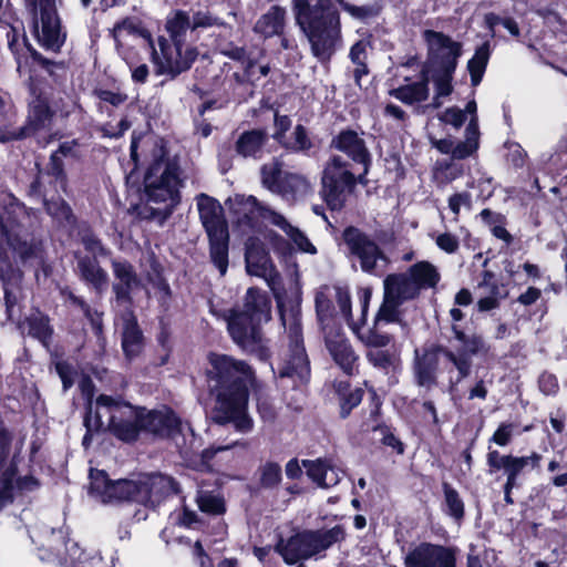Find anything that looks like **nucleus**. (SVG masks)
Returning <instances> with one entry per match:
<instances>
[{
    "label": "nucleus",
    "instance_id": "1",
    "mask_svg": "<svg viewBox=\"0 0 567 567\" xmlns=\"http://www.w3.org/2000/svg\"><path fill=\"white\" fill-rule=\"evenodd\" d=\"M178 424V417L168 409L147 411L118 398L101 394L94 420L91 415L85 420L86 433L82 444L87 449L93 436L104 429L123 442H133L142 431L159 436L171 435Z\"/></svg>",
    "mask_w": 567,
    "mask_h": 567
},
{
    "label": "nucleus",
    "instance_id": "2",
    "mask_svg": "<svg viewBox=\"0 0 567 567\" xmlns=\"http://www.w3.org/2000/svg\"><path fill=\"white\" fill-rule=\"evenodd\" d=\"M208 386L216 394L214 421L218 424L233 423L239 432L252 429L247 413L248 383L254 380L252 369L241 360L227 354L212 353L208 357Z\"/></svg>",
    "mask_w": 567,
    "mask_h": 567
},
{
    "label": "nucleus",
    "instance_id": "3",
    "mask_svg": "<svg viewBox=\"0 0 567 567\" xmlns=\"http://www.w3.org/2000/svg\"><path fill=\"white\" fill-rule=\"evenodd\" d=\"M167 38L159 37L157 47L152 45V61L158 75L175 79L189 70L198 56L193 44L198 34L193 29L190 16L183 10L171 12L165 22Z\"/></svg>",
    "mask_w": 567,
    "mask_h": 567
},
{
    "label": "nucleus",
    "instance_id": "4",
    "mask_svg": "<svg viewBox=\"0 0 567 567\" xmlns=\"http://www.w3.org/2000/svg\"><path fill=\"white\" fill-rule=\"evenodd\" d=\"M270 312L271 301L267 293L258 288H249L245 296L244 308L230 309L223 315L231 340L243 351L262 361L270 358V349L260 324L270 320Z\"/></svg>",
    "mask_w": 567,
    "mask_h": 567
},
{
    "label": "nucleus",
    "instance_id": "5",
    "mask_svg": "<svg viewBox=\"0 0 567 567\" xmlns=\"http://www.w3.org/2000/svg\"><path fill=\"white\" fill-rule=\"evenodd\" d=\"M296 23L306 33L313 55L322 63L329 62L342 42L340 16L331 1L318 0L301 23Z\"/></svg>",
    "mask_w": 567,
    "mask_h": 567
},
{
    "label": "nucleus",
    "instance_id": "6",
    "mask_svg": "<svg viewBox=\"0 0 567 567\" xmlns=\"http://www.w3.org/2000/svg\"><path fill=\"white\" fill-rule=\"evenodd\" d=\"M30 537L39 545V550L48 551L47 555H40L42 560L56 559L61 565L70 567H105L100 555L87 557L75 542L66 539V533L62 528L35 526L30 530Z\"/></svg>",
    "mask_w": 567,
    "mask_h": 567
},
{
    "label": "nucleus",
    "instance_id": "7",
    "mask_svg": "<svg viewBox=\"0 0 567 567\" xmlns=\"http://www.w3.org/2000/svg\"><path fill=\"white\" fill-rule=\"evenodd\" d=\"M280 319L288 338V350L278 367L280 378H289L295 384L309 380L310 363L303 347L300 311L296 307H279Z\"/></svg>",
    "mask_w": 567,
    "mask_h": 567
},
{
    "label": "nucleus",
    "instance_id": "8",
    "mask_svg": "<svg viewBox=\"0 0 567 567\" xmlns=\"http://www.w3.org/2000/svg\"><path fill=\"white\" fill-rule=\"evenodd\" d=\"M440 355L451 365V369H449L450 373L453 372L452 369L456 371L455 378L450 377L451 388L455 386L471 374L472 359L468 358V355L451 347L432 346L424 349L422 352L417 349L415 350L414 375L417 385L431 389L436 384L435 371Z\"/></svg>",
    "mask_w": 567,
    "mask_h": 567
},
{
    "label": "nucleus",
    "instance_id": "9",
    "mask_svg": "<svg viewBox=\"0 0 567 567\" xmlns=\"http://www.w3.org/2000/svg\"><path fill=\"white\" fill-rule=\"evenodd\" d=\"M344 538L343 527L337 525L330 529H305L288 539L280 538L275 550L287 565H296L326 551Z\"/></svg>",
    "mask_w": 567,
    "mask_h": 567
},
{
    "label": "nucleus",
    "instance_id": "10",
    "mask_svg": "<svg viewBox=\"0 0 567 567\" xmlns=\"http://www.w3.org/2000/svg\"><path fill=\"white\" fill-rule=\"evenodd\" d=\"M342 240L348 258L358 261L363 272L377 277L385 274L390 258L370 235L349 226L342 233Z\"/></svg>",
    "mask_w": 567,
    "mask_h": 567
},
{
    "label": "nucleus",
    "instance_id": "11",
    "mask_svg": "<svg viewBox=\"0 0 567 567\" xmlns=\"http://www.w3.org/2000/svg\"><path fill=\"white\" fill-rule=\"evenodd\" d=\"M144 184L147 202L164 204L165 213L178 203L181 179L176 163L163 158L155 161L147 169Z\"/></svg>",
    "mask_w": 567,
    "mask_h": 567
},
{
    "label": "nucleus",
    "instance_id": "12",
    "mask_svg": "<svg viewBox=\"0 0 567 567\" xmlns=\"http://www.w3.org/2000/svg\"><path fill=\"white\" fill-rule=\"evenodd\" d=\"M226 205L233 223L244 235L260 233L265 221L276 226L277 216L282 215L252 195L236 194L226 200Z\"/></svg>",
    "mask_w": 567,
    "mask_h": 567
},
{
    "label": "nucleus",
    "instance_id": "13",
    "mask_svg": "<svg viewBox=\"0 0 567 567\" xmlns=\"http://www.w3.org/2000/svg\"><path fill=\"white\" fill-rule=\"evenodd\" d=\"M31 10L38 42L53 52L60 51L66 34L62 29L55 0H25Z\"/></svg>",
    "mask_w": 567,
    "mask_h": 567
},
{
    "label": "nucleus",
    "instance_id": "14",
    "mask_svg": "<svg viewBox=\"0 0 567 567\" xmlns=\"http://www.w3.org/2000/svg\"><path fill=\"white\" fill-rule=\"evenodd\" d=\"M355 177L341 156H333L322 173V194L331 209H340L346 197L355 186Z\"/></svg>",
    "mask_w": 567,
    "mask_h": 567
},
{
    "label": "nucleus",
    "instance_id": "15",
    "mask_svg": "<svg viewBox=\"0 0 567 567\" xmlns=\"http://www.w3.org/2000/svg\"><path fill=\"white\" fill-rule=\"evenodd\" d=\"M423 40L427 48L426 70L455 71L463 52L461 42L434 30H424Z\"/></svg>",
    "mask_w": 567,
    "mask_h": 567
},
{
    "label": "nucleus",
    "instance_id": "16",
    "mask_svg": "<svg viewBox=\"0 0 567 567\" xmlns=\"http://www.w3.org/2000/svg\"><path fill=\"white\" fill-rule=\"evenodd\" d=\"M90 478V495L97 501L104 504L118 503L123 501L135 502V481H111L104 471H91Z\"/></svg>",
    "mask_w": 567,
    "mask_h": 567
},
{
    "label": "nucleus",
    "instance_id": "17",
    "mask_svg": "<svg viewBox=\"0 0 567 567\" xmlns=\"http://www.w3.org/2000/svg\"><path fill=\"white\" fill-rule=\"evenodd\" d=\"M136 482L135 502L155 507L165 497L178 492L176 482L163 474L141 476Z\"/></svg>",
    "mask_w": 567,
    "mask_h": 567
},
{
    "label": "nucleus",
    "instance_id": "18",
    "mask_svg": "<svg viewBox=\"0 0 567 567\" xmlns=\"http://www.w3.org/2000/svg\"><path fill=\"white\" fill-rule=\"evenodd\" d=\"M405 567H456L455 550L432 543H421L405 557Z\"/></svg>",
    "mask_w": 567,
    "mask_h": 567
},
{
    "label": "nucleus",
    "instance_id": "19",
    "mask_svg": "<svg viewBox=\"0 0 567 567\" xmlns=\"http://www.w3.org/2000/svg\"><path fill=\"white\" fill-rule=\"evenodd\" d=\"M451 317V332L450 338L451 348L473 358L474 355L483 354L488 351L484 338L478 333H466L460 322L464 319V312L457 307L450 310Z\"/></svg>",
    "mask_w": 567,
    "mask_h": 567
},
{
    "label": "nucleus",
    "instance_id": "20",
    "mask_svg": "<svg viewBox=\"0 0 567 567\" xmlns=\"http://www.w3.org/2000/svg\"><path fill=\"white\" fill-rule=\"evenodd\" d=\"M539 461L540 455L537 453H532L528 456H513L502 455L496 450H489L486 457V462L489 467V474H493L499 470H504L506 475L505 484L513 485H517V477L526 466L535 468L538 466Z\"/></svg>",
    "mask_w": 567,
    "mask_h": 567
},
{
    "label": "nucleus",
    "instance_id": "21",
    "mask_svg": "<svg viewBox=\"0 0 567 567\" xmlns=\"http://www.w3.org/2000/svg\"><path fill=\"white\" fill-rule=\"evenodd\" d=\"M111 265L114 276L112 290L115 295V301L127 310L132 303V292L140 287L141 279L133 265L127 260L113 259Z\"/></svg>",
    "mask_w": 567,
    "mask_h": 567
},
{
    "label": "nucleus",
    "instance_id": "22",
    "mask_svg": "<svg viewBox=\"0 0 567 567\" xmlns=\"http://www.w3.org/2000/svg\"><path fill=\"white\" fill-rule=\"evenodd\" d=\"M21 278V271L13 267L4 244L0 241V280L3 282L4 305L9 320H11L13 307L18 302Z\"/></svg>",
    "mask_w": 567,
    "mask_h": 567
},
{
    "label": "nucleus",
    "instance_id": "23",
    "mask_svg": "<svg viewBox=\"0 0 567 567\" xmlns=\"http://www.w3.org/2000/svg\"><path fill=\"white\" fill-rule=\"evenodd\" d=\"M196 203L200 221L208 236L228 233L224 208L217 199L202 193L196 197Z\"/></svg>",
    "mask_w": 567,
    "mask_h": 567
},
{
    "label": "nucleus",
    "instance_id": "24",
    "mask_svg": "<svg viewBox=\"0 0 567 567\" xmlns=\"http://www.w3.org/2000/svg\"><path fill=\"white\" fill-rule=\"evenodd\" d=\"M326 347L343 372L352 374L358 357L349 340L339 329H330L326 332Z\"/></svg>",
    "mask_w": 567,
    "mask_h": 567
},
{
    "label": "nucleus",
    "instance_id": "25",
    "mask_svg": "<svg viewBox=\"0 0 567 567\" xmlns=\"http://www.w3.org/2000/svg\"><path fill=\"white\" fill-rule=\"evenodd\" d=\"M246 270L251 276L266 278L272 272V262L264 243L256 236H249L245 244Z\"/></svg>",
    "mask_w": 567,
    "mask_h": 567
},
{
    "label": "nucleus",
    "instance_id": "26",
    "mask_svg": "<svg viewBox=\"0 0 567 567\" xmlns=\"http://www.w3.org/2000/svg\"><path fill=\"white\" fill-rule=\"evenodd\" d=\"M0 231L4 237L9 248L18 254L22 260L40 257L41 243L29 235H22L20 230L8 228L0 224Z\"/></svg>",
    "mask_w": 567,
    "mask_h": 567
},
{
    "label": "nucleus",
    "instance_id": "27",
    "mask_svg": "<svg viewBox=\"0 0 567 567\" xmlns=\"http://www.w3.org/2000/svg\"><path fill=\"white\" fill-rule=\"evenodd\" d=\"M122 321V348L127 359H133L143 349L144 338L138 327L136 317L131 310H125L121 316Z\"/></svg>",
    "mask_w": 567,
    "mask_h": 567
},
{
    "label": "nucleus",
    "instance_id": "28",
    "mask_svg": "<svg viewBox=\"0 0 567 567\" xmlns=\"http://www.w3.org/2000/svg\"><path fill=\"white\" fill-rule=\"evenodd\" d=\"M384 293L401 303L413 300L420 296L415 282L408 272L391 274L383 280Z\"/></svg>",
    "mask_w": 567,
    "mask_h": 567
},
{
    "label": "nucleus",
    "instance_id": "29",
    "mask_svg": "<svg viewBox=\"0 0 567 567\" xmlns=\"http://www.w3.org/2000/svg\"><path fill=\"white\" fill-rule=\"evenodd\" d=\"M332 145L350 156L354 162L364 165V173H367V164L369 162V152L365 147L364 141L359 136L355 131L346 130L340 132L332 141Z\"/></svg>",
    "mask_w": 567,
    "mask_h": 567
},
{
    "label": "nucleus",
    "instance_id": "30",
    "mask_svg": "<svg viewBox=\"0 0 567 567\" xmlns=\"http://www.w3.org/2000/svg\"><path fill=\"white\" fill-rule=\"evenodd\" d=\"M287 22V10L278 4L271 6L261 14L254 25V32L262 38L280 37Z\"/></svg>",
    "mask_w": 567,
    "mask_h": 567
},
{
    "label": "nucleus",
    "instance_id": "31",
    "mask_svg": "<svg viewBox=\"0 0 567 567\" xmlns=\"http://www.w3.org/2000/svg\"><path fill=\"white\" fill-rule=\"evenodd\" d=\"M21 334L37 339L44 347H49L53 334V328L47 315L34 311L18 323Z\"/></svg>",
    "mask_w": 567,
    "mask_h": 567
},
{
    "label": "nucleus",
    "instance_id": "32",
    "mask_svg": "<svg viewBox=\"0 0 567 567\" xmlns=\"http://www.w3.org/2000/svg\"><path fill=\"white\" fill-rule=\"evenodd\" d=\"M268 142L265 130L255 128L243 132L235 143V151L243 157L258 158Z\"/></svg>",
    "mask_w": 567,
    "mask_h": 567
},
{
    "label": "nucleus",
    "instance_id": "33",
    "mask_svg": "<svg viewBox=\"0 0 567 567\" xmlns=\"http://www.w3.org/2000/svg\"><path fill=\"white\" fill-rule=\"evenodd\" d=\"M78 268L81 278L90 284L101 295L107 287L109 275L101 268L96 259L90 257L80 258Z\"/></svg>",
    "mask_w": 567,
    "mask_h": 567
},
{
    "label": "nucleus",
    "instance_id": "34",
    "mask_svg": "<svg viewBox=\"0 0 567 567\" xmlns=\"http://www.w3.org/2000/svg\"><path fill=\"white\" fill-rule=\"evenodd\" d=\"M75 146V141L64 142L59 146V148L55 152L52 153L50 157L48 175L54 178L55 184L63 192H65L66 187V175L64 172L62 157L73 156Z\"/></svg>",
    "mask_w": 567,
    "mask_h": 567
},
{
    "label": "nucleus",
    "instance_id": "35",
    "mask_svg": "<svg viewBox=\"0 0 567 567\" xmlns=\"http://www.w3.org/2000/svg\"><path fill=\"white\" fill-rule=\"evenodd\" d=\"M408 275L413 279L417 290L435 288L441 279L437 268L430 261H419L406 270Z\"/></svg>",
    "mask_w": 567,
    "mask_h": 567
},
{
    "label": "nucleus",
    "instance_id": "36",
    "mask_svg": "<svg viewBox=\"0 0 567 567\" xmlns=\"http://www.w3.org/2000/svg\"><path fill=\"white\" fill-rule=\"evenodd\" d=\"M310 192L311 186L306 177L286 172L276 194L286 200H296L307 196Z\"/></svg>",
    "mask_w": 567,
    "mask_h": 567
},
{
    "label": "nucleus",
    "instance_id": "37",
    "mask_svg": "<svg viewBox=\"0 0 567 567\" xmlns=\"http://www.w3.org/2000/svg\"><path fill=\"white\" fill-rule=\"evenodd\" d=\"M53 112L51 111L48 102L43 99L37 97L30 103L28 126L23 130L30 134V132H37L50 126L52 121Z\"/></svg>",
    "mask_w": 567,
    "mask_h": 567
},
{
    "label": "nucleus",
    "instance_id": "38",
    "mask_svg": "<svg viewBox=\"0 0 567 567\" xmlns=\"http://www.w3.org/2000/svg\"><path fill=\"white\" fill-rule=\"evenodd\" d=\"M390 95L409 105L423 102L429 96L427 80L422 79L417 82L401 85L391 90Z\"/></svg>",
    "mask_w": 567,
    "mask_h": 567
},
{
    "label": "nucleus",
    "instance_id": "39",
    "mask_svg": "<svg viewBox=\"0 0 567 567\" xmlns=\"http://www.w3.org/2000/svg\"><path fill=\"white\" fill-rule=\"evenodd\" d=\"M276 226L286 234L289 238V243L293 244L298 251L310 255L317 254V248L309 240L308 236L301 229L291 225L284 215L277 216Z\"/></svg>",
    "mask_w": 567,
    "mask_h": 567
},
{
    "label": "nucleus",
    "instance_id": "40",
    "mask_svg": "<svg viewBox=\"0 0 567 567\" xmlns=\"http://www.w3.org/2000/svg\"><path fill=\"white\" fill-rule=\"evenodd\" d=\"M209 238V254L213 264L219 270L220 275L224 276L228 268V240L229 235L218 234L208 236Z\"/></svg>",
    "mask_w": 567,
    "mask_h": 567
},
{
    "label": "nucleus",
    "instance_id": "41",
    "mask_svg": "<svg viewBox=\"0 0 567 567\" xmlns=\"http://www.w3.org/2000/svg\"><path fill=\"white\" fill-rule=\"evenodd\" d=\"M478 124L475 117L471 118L465 130V141L454 143L452 158L464 159L478 148Z\"/></svg>",
    "mask_w": 567,
    "mask_h": 567
},
{
    "label": "nucleus",
    "instance_id": "42",
    "mask_svg": "<svg viewBox=\"0 0 567 567\" xmlns=\"http://www.w3.org/2000/svg\"><path fill=\"white\" fill-rule=\"evenodd\" d=\"M489 44L488 42H485L475 50L474 55L467 62V70L470 72L473 86H476L481 83L489 60Z\"/></svg>",
    "mask_w": 567,
    "mask_h": 567
},
{
    "label": "nucleus",
    "instance_id": "43",
    "mask_svg": "<svg viewBox=\"0 0 567 567\" xmlns=\"http://www.w3.org/2000/svg\"><path fill=\"white\" fill-rule=\"evenodd\" d=\"M432 75L435 85V96L433 97L432 105L440 107L442 105L441 97L450 95L453 91L452 80L455 71L447 70H427Z\"/></svg>",
    "mask_w": 567,
    "mask_h": 567
},
{
    "label": "nucleus",
    "instance_id": "44",
    "mask_svg": "<svg viewBox=\"0 0 567 567\" xmlns=\"http://www.w3.org/2000/svg\"><path fill=\"white\" fill-rule=\"evenodd\" d=\"M402 303L383 292V301L375 315L374 326L384 323H402L400 306Z\"/></svg>",
    "mask_w": 567,
    "mask_h": 567
},
{
    "label": "nucleus",
    "instance_id": "45",
    "mask_svg": "<svg viewBox=\"0 0 567 567\" xmlns=\"http://www.w3.org/2000/svg\"><path fill=\"white\" fill-rule=\"evenodd\" d=\"M257 475L261 488L274 489L281 482V467L276 462L267 461L258 467Z\"/></svg>",
    "mask_w": 567,
    "mask_h": 567
},
{
    "label": "nucleus",
    "instance_id": "46",
    "mask_svg": "<svg viewBox=\"0 0 567 567\" xmlns=\"http://www.w3.org/2000/svg\"><path fill=\"white\" fill-rule=\"evenodd\" d=\"M443 492L445 513L455 520H461L464 517V503L458 492L447 483L443 484Z\"/></svg>",
    "mask_w": 567,
    "mask_h": 567
},
{
    "label": "nucleus",
    "instance_id": "47",
    "mask_svg": "<svg viewBox=\"0 0 567 567\" xmlns=\"http://www.w3.org/2000/svg\"><path fill=\"white\" fill-rule=\"evenodd\" d=\"M286 172L281 171V165L278 162H271L262 165L261 167V182L262 185L272 193H277Z\"/></svg>",
    "mask_w": 567,
    "mask_h": 567
},
{
    "label": "nucleus",
    "instance_id": "48",
    "mask_svg": "<svg viewBox=\"0 0 567 567\" xmlns=\"http://www.w3.org/2000/svg\"><path fill=\"white\" fill-rule=\"evenodd\" d=\"M463 174V166L453 162H437L433 177L440 185H446Z\"/></svg>",
    "mask_w": 567,
    "mask_h": 567
},
{
    "label": "nucleus",
    "instance_id": "49",
    "mask_svg": "<svg viewBox=\"0 0 567 567\" xmlns=\"http://www.w3.org/2000/svg\"><path fill=\"white\" fill-rule=\"evenodd\" d=\"M197 504L202 512L210 515H220L225 512L223 497L207 491H200L197 495Z\"/></svg>",
    "mask_w": 567,
    "mask_h": 567
},
{
    "label": "nucleus",
    "instance_id": "50",
    "mask_svg": "<svg viewBox=\"0 0 567 567\" xmlns=\"http://www.w3.org/2000/svg\"><path fill=\"white\" fill-rule=\"evenodd\" d=\"M44 205L47 208V212L55 219L58 220H66L69 221L72 217V212L70 206L61 198L54 199H48L47 193L44 194Z\"/></svg>",
    "mask_w": 567,
    "mask_h": 567
},
{
    "label": "nucleus",
    "instance_id": "51",
    "mask_svg": "<svg viewBox=\"0 0 567 567\" xmlns=\"http://www.w3.org/2000/svg\"><path fill=\"white\" fill-rule=\"evenodd\" d=\"M375 328L377 326L363 333H359L358 329L354 326L352 327L353 331L358 333L359 338L367 347L377 349L386 347L391 342V337L385 333H380Z\"/></svg>",
    "mask_w": 567,
    "mask_h": 567
},
{
    "label": "nucleus",
    "instance_id": "52",
    "mask_svg": "<svg viewBox=\"0 0 567 567\" xmlns=\"http://www.w3.org/2000/svg\"><path fill=\"white\" fill-rule=\"evenodd\" d=\"M285 147L292 152H308L312 143L302 125H297L293 131V141L286 143Z\"/></svg>",
    "mask_w": 567,
    "mask_h": 567
},
{
    "label": "nucleus",
    "instance_id": "53",
    "mask_svg": "<svg viewBox=\"0 0 567 567\" xmlns=\"http://www.w3.org/2000/svg\"><path fill=\"white\" fill-rule=\"evenodd\" d=\"M113 37L116 42H120L121 38L124 34H141L144 35L145 30L141 27V24L131 18H126L120 22H117L113 30Z\"/></svg>",
    "mask_w": 567,
    "mask_h": 567
},
{
    "label": "nucleus",
    "instance_id": "54",
    "mask_svg": "<svg viewBox=\"0 0 567 567\" xmlns=\"http://www.w3.org/2000/svg\"><path fill=\"white\" fill-rule=\"evenodd\" d=\"M190 23L196 33L198 29L223 25V21L208 11L194 12V14L190 17Z\"/></svg>",
    "mask_w": 567,
    "mask_h": 567
},
{
    "label": "nucleus",
    "instance_id": "55",
    "mask_svg": "<svg viewBox=\"0 0 567 567\" xmlns=\"http://www.w3.org/2000/svg\"><path fill=\"white\" fill-rule=\"evenodd\" d=\"M363 396V390L357 388L350 391L348 394H342L340 399V415L346 419L351 410L360 404Z\"/></svg>",
    "mask_w": 567,
    "mask_h": 567
},
{
    "label": "nucleus",
    "instance_id": "56",
    "mask_svg": "<svg viewBox=\"0 0 567 567\" xmlns=\"http://www.w3.org/2000/svg\"><path fill=\"white\" fill-rule=\"evenodd\" d=\"M303 465L307 468L308 476L321 487L324 472L328 468L329 462L317 460V461H303Z\"/></svg>",
    "mask_w": 567,
    "mask_h": 567
},
{
    "label": "nucleus",
    "instance_id": "57",
    "mask_svg": "<svg viewBox=\"0 0 567 567\" xmlns=\"http://www.w3.org/2000/svg\"><path fill=\"white\" fill-rule=\"evenodd\" d=\"M380 6L378 4H365V6H353L347 4L346 11L353 18L359 20H365L374 18L380 13Z\"/></svg>",
    "mask_w": 567,
    "mask_h": 567
},
{
    "label": "nucleus",
    "instance_id": "58",
    "mask_svg": "<svg viewBox=\"0 0 567 567\" xmlns=\"http://www.w3.org/2000/svg\"><path fill=\"white\" fill-rule=\"evenodd\" d=\"M55 371L62 381L63 390H69L74 384L76 377L75 369L66 361H58L55 363Z\"/></svg>",
    "mask_w": 567,
    "mask_h": 567
},
{
    "label": "nucleus",
    "instance_id": "59",
    "mask_svg": "<svg viewBox=\"0 0 567 567\" xmlns=\"http://www.w3.org/2000/svg\"><path fill=\"white\" fill-rule=\"evenodd\" d=\"M265 236L275 252L279 254L280 256H287L291 254V245L282 236L274 230H267Z\"/></svg>",
    "mask_w": 567,
    "mask_h": 567
},
{
    "label": "nucleus",
    "instance_id": "60",
    "mask_svg": "<svg viewBox=\"0 0 567 567\" xmlns=\"http://www.w3.org/2000/svg\"><path fill=\"white\" fill-rule=\"evenodd\" d=\"M515 425L513 423H501L497 430L494 432L492 437L489 439L491 442L499 445V446H506L512 441V436L514 433Z\"/></svg>",
    "mask_w": 567,
    "mask_h": 567
},
{
    "label": "nucleus",
    "instance_id": "61",
    "mask_svg": "<svg viewBox=\"0 0 567 567\" xmlns=\"http://www.w3.org/2000/svg\"><path fill=\"white\" fill-rule=\"evenodd\" d=\"M94 95L101 102L109 103L115 107L122 105L127 100V95L125 93H122L120 91L104 90V89L95 90Z\"/></svg>",
    "mask_w": 567,
    "mask_h": 567
},
{
    "label": "nucleus",
    "instance_id": "62",
    "mask_svg": "<svg viewBox=\"0 0 567 567\" xmlns=\"http://www.w3.org/2000/svg\"><path fill=\"white\" fill-rule=\"evenodd\" d=\"M538 386H539V390L545 395H554L558 392V389H559V384H558V380H557L556 375L548 373V372H543L540 374V377L538 379Z\"/></svg>",
    "mask_w": 567,
    "mask_h": 567
},
{
    "label": "nucleus",
    "instance_id": "63",
    "mask_svg": "<svg viewBox=\"0 0 567 567\" xmlns=\"http://www.w3.org/2000/svg\"><path fill=\"white\" fill-rule=\"evenodd\" d=\"M441 120L444 123L458 128L464 124L466 115L465 112L458 107H450L443 112V114L441 115Z\"/></svg>",
    "mask_w": 567,
    "mask_h": 567
},
{
    "label": "nucleus",
    "instance_id": "64",
    "mask_svg": "<svg viewBox=\"0 0 567 567\" xmlns=\"http://www.w3.org/2000/svg\"><path fill=\"white\" fill-rule=\"evenodd\" d=\"M367 358L374 367L386 369L392 364V357L388 351L375 349L368 352Z\"/></svg>",
    "mask_w": 567,
    "mask_h": 567
}]
</instances>
